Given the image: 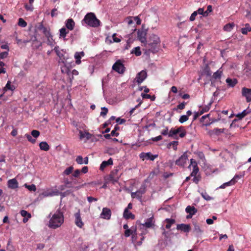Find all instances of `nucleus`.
Wrapping results in <instances>:
<instances>
[{"label": "nucleus", "mask_w": 251, "mask_h": 251, "mask_svg": "<svg viewBox=\"0 0 251 251\" xmlns=\"http://www.w3.org/2000/svg\"><path fill=\"white\" fill-rule=\"evenodd\" d=\"M73 170H74V167L73 166H70L69 167H68L64 170V171L63 173V174L64 175H67V176L69 175L70 174H71L72 173Z\"/></svg>", "instance_id": "nucleus-42"}, {"label": "nucleus", "mask_w": 251, "mask_h": 251, "mask_svg": "<svg viewBox=\"0 0 251 251\" xmlns=\"http://www.w3.org/2000/svg\"><path fill=\"white\" fill-rule=\"evenodd\" d=\"M160 43L159 37L154 34L151 35L149 39V43L147 44L148 47H153L154 45H157Z\"/></svg>", "instance_id": "nucleus-6"}, {"label": "nucleus", "mask_w": 251, "mask_h": 251, "mask_svg": "<svg viewBox=\"0 0 251 251\" xmlns=\"http://www.w3.org/2000/svg\"><path fill=\"white\" fill-rule=\"evenodd\" d=\"M18 25L20 26L25 27L27 25V23L23 19L19 18Z\"/></svg>", "instance_id": "nucleus-46"}, {"label": "nucleus", "mask_w": 251, "mask_h": 251, "mask_svg": "<svg viewBox=\"0 0 251 251\" xmlns=\"http://www.w3.org/2000/svg\"><path fill=\"white\" fill-rule=\"evenodd\" d=\"M69 33V30L65 27H62L59 30V37L62 38L64 40H66V36Z\"/></svg>", "instance_id": "nucleus-26"}, {"label": "nucleus", "mask_w": 251, "mask_h": 251, "mask_svg": "<svg viewBox=\"0 0 251 251\" xmlns=\"http://www.w3.org/2000/svg\"><path fill=\"white\" fill-rule=\"evenodd\" d=\"M191 164L189 166L190 169L193 168V171L191 174V176H195L199 172V169L197 162L193 159L190 160Z\"/></svg>", "instance_id": "nucleus-7"}, {"label": "nucleus", "mask_w": 251, "mask_h": 251, "mask_svg": "<svg viewBox=\"0 0 251 251\" xmlns=\"http://www.w3.org/2000/svg\"><path fill=\"white\" fill-rule=\"evenodd\" d=\"M223 74L222 67L215 72L213 75V78L215 79H220Z\"/></svg>", "instance_id": "nucleus-28"}, {"label": "nucleus", "mask_w": 251, "mask_h": 251, "mask_svg": "<svg viewBox=\"0 0 251 251\" xmlns=\"http://www.w3.org/2000/svg\"><path fill=\"white\" fill-rule=\"evenodd\" d=\"M178 133H179V136L181 138L184 137L186 134V131L183 126H180L177 128Z\"/></svg>", "instance_id": "nucleus-36"}, {"label": "nucleus", "mask_w": 251, "mask_h": 251, "mask_svg": "<svg viewBox=\"0 0 251 251\" xmlns=\"http://www.w3.org/2000/svg\"><path fill=\"white\" fill-rule=\"evenodd\" d=\"M107 112H108L107 108L105 107H103L101 108V111L100 112V116L104 117L106 115Z\"/></svg>", "instance_id": "nucleus-53"}, {"label": "nucleus", "mask_w": 251, "mask_h": 251, "mask_svg": "<svg viewBox=\"0 0 251 251\" xmlns=\"http://www.w3.org/2000/svg\"><path fill=\"white\" fill-rule=\"evenodd\" d=\"M177 229L185 232H189L190 231L191 227L189 225L182 224L177 225Z\"/></svg>", "instance_id": "nucleus-18"}, {"label": "nucleus", "mask_w": 251, "mask_h": 251, "mask_svg": "<svg viewBox=\"0 0 251 251\" xmlns=\"http://www.w3.org/2000/svg\"><path fill=\"white\" fill-rule=\"evenodd\" d=\"M40 148L41 150L48 151L50 149L49 145L46 142H41L39 144Z\"/></svg>", "instance_id": "nucleus-32"}, {"label": "nucleus", "mask_w": 251, "mask_h": 251, "mask_svg": "<svg viewBox=\"0 0 251 251\" xmlns=\"http://www.w3.org/2000/svg\"><path fill=\"white\" fill-rule=\"evenodd\" d=\"M76 162L79 164H83V158L81 156H78L76 158Z\"/></svg>", "instance_id": "nucleus-59"}, {"label": "nucleus", "mask_w": 251, "mask_h": 251, "mask_svg": "<svg viewBox=\"0 0 251 251\" xmlns=\"http://www.w3.org/2000/svg\"><path fill=\"white\" fill-rule=\"evenodd\" d=\"M25 136L27 138V140L32 143H34L35 142L36 140L35 139H33L30 135L26 134Z\"/></svg>", "instance_id": "nucleus-57"}, {"label": "nucleus", "mask_w": 251, "mask_h": 251, "mask_svg": "<svg viewBox=\"0 0 251 251\" xmlns=\"http://www.w3.org/2000/svg\"><path fill=\"white\" fill-rule=\"evenodd\" d=\"M188 120V115H184L180 116L179 122L180 123H183L187 121Z\"/></svg>", "instance_id": "nucleus-49"}, {"label": "nucleus", "mask_w": 251, "mask_h": 251, "mask_svg": "<svg viewBox=\"0 0 251 251\" xmlns=\"http://www.w3.org/2000/svg\"><path fill=\"white\" fill-rule=\"evenodd\" d=\"M80 251H89L88 245L86 244H82L80 247Z\"/></svg>", "instance_id": "nucleus-50"}, {"label": "nucleus", "mask_w": 251, "mask_h": 251, "mask_svg": "<svg viewBox=\"0 0 251 251\" xmlns=\"http://www.w3.org/2000/svg\"><path fill=\"white\" fill-rule=\"evenodd\" d=\"M211 103H212L211 102H210L209 103H208V104L205 105L204 106L201 107V109H200L199 110L200 114L202 115L204 113L208 111L210 108Z\"/></svg>", "instance_id": "nucleus-33"}, {"label": "nucleus", "mask_w": 251, "mask_h": 251, "mask_svg": "<svg viewBox=\"0 0 251 251\" xmlns=\"http://www.w3.org/2000/svg\"><path fill=\"white\" fill-rule=\"evenodd\" d=\"M84 24L90 27H98L100 25V22L94 13L90 12L87 13L82 21V24L84 25Z\"/></svg>", "instance_id": "nucleus-2"}, {"label": "nucleus", "mask_w": 251, "mask_h": 251, "mask_svg": "<svg viewBox=\"0 0 251 251\" xmlns=\"http://www.w3.org/2000/svg\"><path fill=\"white\" fill-rule=\"evenodd\" d=\"M139 156L143 160H150L151 161L154 160L157 156V155H153L150 152H141Z\"/></svg>", "instance_id": "nucleus-9"}, {"label": "nucleus", "mask_w": 251, "mask_h": 251, "mask_svg": "<svg viewBox=\"0 0 251 251\" xmlns=\"http://www.w3.org/2000/svg\"><path fill=\"white\" fill-rule=\"evenodd\" d=\"M152 218H151L147 220V221L143 224V226L147 227H151L152 226Z\"/></svg>", "instance_id": "nucleus-44"}, {"label": "nucleus", "mask_w": 251, "mask_h": 251, "mask_svg": "<svg viewBox=\"0 0 251 251\" xmlns=\"http://www.w3.org/2000/svg\"><path fill=\"white\" fill-rule=\"evenodd\" d=\"M131 53L135 54L137 56H140L141 54L140 48L139 47H136L133 48L131 51Z\"/></svg>", "instance_id": "nucleus-38"}, {"label": "nucleus", "mask_w": 251, "mask_h": 251, "mask_svg": "<svg viewBox=\"0 0 251 251\" xmlns=\"http://www.w3.org/2000/svg\"><path fill=\"white\" fill-rule=\"evenodd\" d=\"M84 55L83 51L76 52L75 54V63L77 64H79L81 63V58Z\"/></svg>", "instance_id": "nucleus-22"}, {"label": "nucleus", "mask_w": 251, "mask_h": 251, "mask_svg": "<svg viewBox=\"0 0 251 251\" xmlns=\"http://www.w3.org/2000/svg\"><path fill=\"white\" fill-rule=\"evenodd\" d=\"M25 8L27 10L30 11H32L33 9L32 5L30 4H26L25 5Z\"/></svg>", "instance_id": "nucleus-64"}, {"label": "nucleus", "mask_w": 251, "mask_h": 251, "mask_svg": "<svg viewBox=\"0 0 251 251\" xmlns=\"http://www.w3.org/2000/svg\"><path fill=\"white\" fill-rule=\"evenodd\" d=\"M249 112L250 111H248L247 109L244 110L241 113L237 114L236 117L238 118L239 119H242L245 116H246Z\"/></svg>", "instance_id": "nucleus-40"}, {"label": "nucleus", "mask_w": 251, "mask_h": 251, "mask_svg": "<svg viewBox=\"0 0 251 251\" xmlns=\"http://www.w3.org/2000/svg\"><path fill=\"white\" fill-rule=\"evenodd\" d=\"M48 44L50 46H53L55 42L53 39L52 36L47 39Z\"/></svg>", "instance_id": "nucleus-54"}, {"label": "nucleus", "mask_w": 251, "mask_h": 251, "mask_svg": "<svg viewBox=\"0 0 251 251\" xmlns=\"http://www.w3.org/2000/svg\"><path fill=\"white\" fill-rule=\"evenodd\" d=\"M15 89V86L11 84V82L10 81H8L7 82L5 87L4 88V90H10L11 91H13Z\"/></svg>", "instance_id": "nucleus-43"}, {"label": "nucleus", "mask_w": 251, "mask_h": 251, "mask_svg": "<svg viewBox=\"0 0 251 251\" xmlns=\"http://www.w3.org/2000/svg\"><path fill=\"white\" fill-rule=\"evenodd\" d=\"M235 26V24L233 23H229L226 25L224 27V29L225 31L230 32L232 30L233 27Z\"/></svg>", "instance_id": "nucleus-34"}, {"label": "nucleus", "mask_w": 251, "mask_h": 251, "mask_svg": "<svg viewBox=\"0 0 251 251\" xmlns=\"http://www.w3.org/2000/svg\"><path fill=\"white\" fill-rule=\"evenodd\" d=\"M188 156L186 152L184 153L176 161V164L180 166H184L187 160Z\"/></svg>", "instance_id": "nucleus-11"}, {"label": "nucleus", "mask_w": 251, "mask_h": 251, "mask_svg": "<svg viewBox=\"0 0 251 251\" xmlns=\"http://www.w3.org/2000/svg\"><path fill=\"white\" fill-rule=\"evenodd\" d=\"M50 219L48 226L52 229H56L60 227L64 222V216L63 213L57 210L54 213L49 215Z\"/></svg>", "instance_id": "nucleus-1"}, {"label": "nucleus", "mask_w": 251, "mask_h": 251, "mask_svg": "<svg viewBox=\"0 0 251 251\" xmlns=\"http://www.w3.org/2000/svg\"><path fill=\"white\" fill-rule=\"evenodd\" d=\"M31 135L36 138L39 136L40 132L37 130H33L31 131Z\"/></svg>", "instance_id": "nucleus-58"}, {"label": "nucleus", "mask_w": 251, "mask_h": 251, "mask_svg": "<svg viewBox=\"0 0 251 251\" xmlns=\"http://www.w3.org/2000/svg\"><path fill=\"white\" fill-rule=\"evenodd\" d=\"M136 227L135 226H132L130 228H129L127 230H126L125 231V236L126 237H128L130 236V235L132 236V235L133 233H135V232H136Z\"/></svg>", "instance_id": "nucleus-23"}, {"label": "nucleus", "mask_w": 251, "mask_h": 251, "mask_svg": "<svg viewBox=\"0 0 251 251\" xmlns=\"http://www.w3.org/2000/svg\"><path fill=\"white\" fill-rule=\"evenodd\" d=\"M75 223L76 226L79 228H82L84 226L79 210L75 214Z\"/></svg>", "instance_id": "nucleus-10"}, {"label": "nucleus", "mask_w": 251, "mask_h": 251, "mask_svg": "<svg viewBox=\"0 0 251 251\" xmlns=\"http://www.w3.org/2000/svg\"><path fill=\"white\" fill-rule=\"evenodd\" d=\"M147 77V73L145 71H142L137 74L135 80L138 84H140Z\"/></svg>", "instance_id": "nucleus-12"}, {"label": "nucleus", "mask_w": 251, "mask_h": 251, "mask_svg": "<svg viewBox=\"0 0 251 251\" xmlns=\"http://www.w3.org/2000/svg\"><path fill=\"white\" fill-rule=\"evenodd\" d=\"M242 94L246 98L247 102L251 101V89L243 87L242 90Z\"/></svg>", "instance_id": "nucleus-14"}, {"label": "nucleus", "mask_w": 251, "mask_h": 251, "mask_svg": "<svg viewBox=\"0 0 251 251\" xmlns=\"http://www.w3.org/2000/svg\"><path fill=\"white\" fill-rule=\"evenodd\" d=\"M113 164V160L111 158H109L107 161H103L100 166V170L101 171L104 170V169L108 166L109 165H112Z\"/></svg>", "instance_id": "nucleus-21"}, {"label": "nucleus", "mask_w": 251, "mask_h": 251, "mask_svg": "<svg viewBox=\"0 0 251 251\" xmlns=\"http://www.w3.org/2000/svg\"><path fill=\"white\" fill-rule=\"evenodd\" d=\"M118 170L117 169H114L109 175V180L114 183L118 182L121 174L118 173Z\"/></svg>", "instance_id": "nucleus-8"}, {"label": "nucleus", "mask_w": 251, "mask_h": 251, "mask_svg": "<svg viewBox=\"0 0 251 251\" xmlns=\"http://www.w3.org/2000/svg\"><path fill=\"white\" fill-rule=\"evenodd\" d=\"M25 187L28 189V190L30 191L35 192L36 190V186L34 184H31L30 185H27V184H25L24 185Z\"/></svg>", "instance_id": "nucleus-45"}, {"label": "nucleus", "mask_w": 251, "mask_h": 251, "mask_svg": "<svg viewBox=\"0 0 251 251\" xmlns=\"http://www.w3.org/2000/svg\"><path fill=\"white\" fill-rule=\"evenodd\" d=\"M54 50L57 55L59 57L60 60L65 66H66L67 64L69 63V62L68 61L69 58L67 56H65L63 50H59L58 46L55 47Z\"/></svg>", "instance_id": "nucleus-4"}, {"label": "nucleus", "mask_w": 251, "mask_h": 251, "mask_svg": "<svg viewBox=\"0 0 251 251\" xmlns=\"http://www.w3.org/2000/svg\"><path fill=\"white\" fill-rule=\"evenodd\" d=\"M60 192L57 190L49 189L43 192L42 195L45 197L58 196L60 194Z\"/></svg>", "instance_id": "nucleus-13"}, {"label": "nucleus", "mask_w": 251, "mask_h": 251, "mask_svg": "<svg viewBox=\"0 0 251 251\" xmlns=\"http://www.w3.org/2000/svg\"><path fill=\"white\" fill-rule=\"evenodd\" d=\"M224 128H215L214 129V131L215 132V135H219V134L224 132Z\"/></svg>", "instance_id": "nucleus-52"}, {"label": "nucleus", "mask_w": 251, "mask_h": 251, "mask_svg": "<svg viewBox=\"0 0 251 251\" xmlns=\"http://www.w3.org/2000/svg\"><path fill=\"white\" fill-rule=\"evenodd\" d=\"M164 222L166 223V225H165V227L167 229H169L172 225L175 224V220L173 219H166L164 221Z\"/></svg>", "instance_id": "nucleus-30"}, {"label": "nucleus", "mask_w": 251, "mask_h": 251, "mask_svg": "<svg viewBox=\"0 0 251 251\" xmlns=\"http://www.w3.org/2000/svg\"><path fill=\"white\" fill-rule=\"evenodd\" d=\"M40 29L42 30L45 35L50 32V30L47 28L44 27L43 25H40Z\"/></svg>", "instance_id": "nucleus-61"}, {"label": "nucleus", "mask_w": 251, "mask_h": 251, "mask_svg": "<svg viewBox=\"0 0 251 251\" xmlns=\"http://www.w3.org/2000/svg\"><path fill=\"white\" fill-rule=\"evenodd\" d=\"M124 217L126 219H134L135 216L132 213L130 212L128 210H127V208H126L124 212Z\"/></svg>", "instance_id": "nucleus-27"}, {"label": "nucleus", "mask_w": 251, "mask_h": 251, "mask_svg": "<svg viewBox=\"0 0 251 251\" xmlns=\"http://www.w3.org/2000/svg\"><path fill=\"white\" fill-rule=\"evenodd\" d=\"M137 231L135 232V233H133L131 236V241L134 244L135 246H141L142 244L143 241L144 240V237L143 236L141 239V241H137Z\"/></svg>", "instance_id": "nucleus-17"}, {"label": "nucleus", "mask_w": 251, "mask_h": 251, "mask_svg": "<svg viewBox=\"0 0 251 251\" xmlns=\"http://www.w3.org/2000/svg\"><path fill=\"white\" fill-rule=\"evenodd\" d=\"M194 226L193 232L197 235H201L202 232V230L201 229L200 226L196 223L194 224Z\"/></svg>", "instance_id": "nucleus-29"}, {"label": "nucleus", "mask_w": 251, "mask_h": 251, "mask_svg": "<svg viewBox=\"0 0 251 251\" xmlns=\"http://www.w3.org/2000/svg\"><path fill=\"white\" fill-rule=\"evenodd\" d=\"M185 211L186 213L189 214H195L197 212V210L196 209L194 206H187L185 209Z\"/></svg>", "instance_id": "nucleus-31"}, {"label": "nucleus", "mask_w": 251, "mask_h": 251, "mask_svg": "<svg viewBox=\"0 0 251 251\" xmlns=\"http://www.w3.org/2000/svg\"><path fill=\"white\" fill-rule=\"evenodd\" d=\"M250 31H251V27L248 24H246L245 27L241 29L242 33L243 34H247Z\"/></svg>", "instance_id": "nucleus-39"}, {"label": "nucleus", "mask_w": 251, "mask_h": 251, "mask_svg": "<svg viewBox=\"0 0 251 251\" xmlns=\"http://www.w3.org/2000/svg\"><path fill=\"white\" fill-rule=\"evenodd\" d=\"M147 186L144 183L142 184L137 191L135 192H132L131 194V196L132 198H136L138 199L140 201H142V197L143 195L146 192Z\"/></svg>", "instance_id": "nucleus-3"}, {"label": "nucleus", "mask_w": 251, "mask_h": 251, "mask_svg": "<svg viewBox=\"0 0 251 251\" xmlns=\"http://www.w3.org/2000/svg\"><path fill=\"white\" fill-rule=\"evenodd\" d=\"M79 138L82 140L84 138H86L87 140L90 139L91 137V134L88 132H83L81 130L79 131Z\"/></svg>", "instance_id": "nucleus-24"}, {"label": "nucleus", "mask_w": 251, "mask_h": 251, "mask_svg": "<svg viewBox=\"0 0 251 251\" xmlns=\"http://www.w3.org/2000/svg\"><path fill=\"white\" fill-rule=\"evenodd\" d=\"M201 75H207V76L211 75V73L210 69H209V68L208 67V66L206 65L204 67L201 73Z\"/></svg>", "instance_id": "nucleus-35"}, {"label": "nucleus", "mask_w": 251, "mask_h": 251, "mask_svg": "<svg viewBox=\"0 0 251 251\" xmlns=\"http://www.w3.org/2000/svg\"><path fill=\"white\" fill-rule=\"evenodd\" d=\"M236 181H235L234 180H230L228 182H226V183H224V184H223L222 185H221L220 186L219 188H221V189L225 188L227 186H229L234 184L236 183Z\"/></svg>", "instance_id": "nucleus-37"}, {"label": "nucleus", "mask_w": 251, "mask_h": 251, "mask_svg": "<svg viewBox=\"0 0 251 251\" xmlns=\"http://www.w3.org/2000/svg\"><path fill=\"white\" fill-rule=\"evenodd\" d=\"M7 185L9 188L14 189L18 187V183L15 178H13L8 181Z\"/></svg>", "instance_id": "nucleus-19"}, {"label": "nucleus", "mask_w": 251, "mask_h": 251, "mask_svg": "<svg viewBox=\"0 0 251 251\" xmlns=\"http://www.w3.org/2000/svg\"><path fill=\"white\" fill-rule=\"evenodd\" d=\"M81 171L80 170L77 169L75 170L74 173L72 174V176L75 177H78L80 175Z\"/></svg>", "instance_id": "nucleus-60"}, {"label": "nucleus", "mask_w": 251, "mask_h": 251, "mask_svg": "<svg viewBox=\"0 0 251 251\" xmlns=\"http://www.w3.org/2000/svg\"><path fill=\"white\" fill-rule=\"evenodd\" d=\"M111 215V212L110 209L105 207L102 209L100 214V217L102 219L109 220Z\"/></svg>", "instance_id": "nucleus-15"}, {"label": "nucleus", "mask_w": 251, "mask_h": 251, "mask_svg": "<svg viewBox=\"0 0 251 251\" xmlns=\"http://www.w3.org/2000/svg\"><path fill=\"white\" fill-rule=\"evenodd\" d=\"M8 55V51H3L0 53V58H6Z\"/></svg>", "instance_id": "nucleus-56"}, {"label": "nucleus", "mask_w": 251, "mask_h": 251, "mask_svg": "<svg viewBox=\"0 0 251 251\" xmlns=\"http://www.w3.org/2000/svg\"><path fill=\"white\" fill-rule=\"evenodd\" d=\"M201 194L202 198L206 201H210L212 199L205 192H202Z\"/></svg>", "instance_id": "nucleus-47"}, {"label": "nucleus", "mask_w": 251, "mask_h": 251, "mask_svg": "<svg viewBox=\"0 0 251 251\" xmlns=\"http://www.w3.org/2000/svg\"><path fill=\"white\" fill-rule=\"evenodd\" d=\"M146 32L143 30H139L137 33V38L141 42V43L147 46L146 42Z\"/></svg>", "instance_id": "nucleus-16"}, {"label": "nucleus", "mask_w": 251, "mask_h": 251, "mask_svg": "<svg viewBox=\"0 0 251 251\" xmlns=\"http://www.w3.org/2000/svg\"><path fill=\"white\" fill-rule=\"evenodd\" d=\"M178 142L177 141H173L170 142L169 144V145L170 146H172L173 148L174 149V150H176L177 149V146L178 145Z\"/></svg>", "instance_id": "nucleus-51"}, {"label": "nucleus", "mask_w": 251, "mask_h": 251, "mask_svg": "<svg viewBox=\"0 0 251 251\" xmlns=\"http://www.w3.org/2000/svg\"><path fill=\"white\" fill-rule=\"evenodd\" d=\"M226 81L227 85L231 87L235 86L238 82V81L236 78L231 79L230 78H226Z\"/></svg>", "instance_id": "nucleus-25"}, {"label": "nucleus", "mask_w": 251, "mask_h": 251, "mask_svg": "<svg viewBox=\"0 0 251 251\" xmlns=\"http://www.w3.org/2000/svg\"><path fill=\"white\" fill-rule=\"evenodd\" d=\"M75 23L72 19H69L65 22V26L68 30H73Z\"/></svg>", "instance_id": "nucleus-20"}, {"label": "nucleus", "mask_w": 251, "mask_h": 251, "mask_svg": "<svg viewBox=\"0 0 251 251\" xmlns=\"http://www.w3.org/2000/svg\"><path fill=\"white\" fill-rule=\"evenodd\" d=\"M169 131L168 130V128L166 127L165 129L162 130L161 133L162 135H164V136H166V135L169 136Z\"/></svg>", "instance_id": "nucleus-63"}, {"label": "nucleus", "mask_w": 251, "mask_h": 251, "mask_svg": "<svg viewBox=\"0 0 251 251\" xmlns=\"http://www.w3.org/2000/svg\"><path fill=\"white\" fill-rule=\"evenodd\" d=\"M20 214L22 215V216L24 217H27L30 218L31 217V214L29 213H28L26 211L22 210L20 212Z\"/></svg>", "instance_id": "nucleus-48"}, {"label": "nucleus", "mask_w": 251, "mask_h": 251, "mask_svg": "<svg viewBox=\"0 0 251 251\" xmlns=\"http://www.w3.org/2000/svg\"><path fill=\"white\" fill-rule=\"evenodd\" d=\"M198 15L197 11H194L191 15L190 17V20L191 21H193L195 20L196 16Z\"/></svg>", "instance_id": "nucleus-62"}, {"label": "nucleus", "mask_w": 251, "mask_h": 251, "mask_svg": "<svg viewBox=\"0 0 251 251\" xmlns=\"http://www.w3.org/2000/svg\"><path fill=\"white\" fill-rule=\"evenodd\" d=\"M212 10V6L209 5L207 6V10L204 11V16H207L208 14L211 12Z\"/></svg>", "instance_id": "nucleus-55"}, {"label": "nucleus", "mask_w": 251, "mask_h": 251, "mask_svg": "<svg viewBox=\"0 0 251 251\" xmlns=\"http://www.w3.org/2000/svg\"><path fill=\"white\" fill-rule=\"evenodd\" d=\"M112 69L119 74H123L125 72V67L120 60H117L114 64Z\"/></svg>", "instance_id": "nucleus-5"}, {"label": "nucleus", "mask_w": 251, "mask_h": 251, "mask_svg": "<svg viewBox=\"0 0 251 251\" xmlns=\"http://www.w3.org/2000/svg\"><path fill=\"white\" fill-rule=\"evenodd\" d=\"M177 134H178L177 128H172L169 132V137H174Z\"/></svg>", "instance_id": "nucleus-41"}]
</instances>
